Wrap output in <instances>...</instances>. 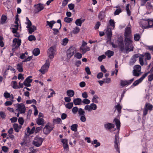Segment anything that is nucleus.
Segmentation results:
<instances>
[{"label":"nucleus","mask_w":153,"mask_h":153,"mask_svg":"<svg viewBox=\"0 0 153 153\" xmlns=\"http://www.w3.org/2000/svg\"><path fill=\"white\" fill-rule=\"evenodd\" d=\"M140 26L142 28H149L153 27V19H143L140 22Z\"/></svg>","instance_id":"f257e3e1"},{"label":"nucleus","mask_w":153,"mask_h":153,"mask_svg":"<svg viewBox=\"0 0 153 153\" xmlns=\"http://www.w3.org/2000/svg\"><path fill=\"white\" fill-rule=\"evenodd\" d=\"M131 37L125 36L124 41L126 45V48L127 51H132L133 50V47L129 48L132 42V41L131 39Z\"/></svg>","instance_id":"f03ea898"},{"label":"nucleus","mask_w":153,"mask_h":153,"mask_svg":"<svg viewBox=\"0 0 153 153\" xmlns=\"http://www.w3.org/2000/svg\"><path fill=\"white\" fill-rule=\"evenodd\" d=\"M153 105L149 103H146L143 110V117L146 115L148 110L151 111L153 109Z\"/></svg>","instance_id":"7ed1b4c3"},{"label":"nucleus","mask_w":153,"mask_h":153,"mask_svg":"<svg viewBox=\"0 0 153 153\" xmlns=\"http://www.w3.org/2000/svg\"><path fill=\"white\" fill-rule=\"evenodd\" d=\"M43 140V138L38 136H36L35 138L33 143L36 146L39 147L42 144Z\"/></svg>","instance_id":"20e7f679"},{"label":"nucleus","mask_w":153,"mask_h":153,"mask_svg":"<svg viewBox=\"0 0 153 153\" xmlns=\"http://www.w3.org/2000/svg\"><path fill=\"white\" fill-rule=\"evenodd\" d=\"M48 62L46 60L45 63L42 67L41 69L39 70V71L42 74H45L48 71L50 66V63Z\"/></svg>","instance_id":"39448f33"},{"label":"nucleus","mask_w":153,"mask_h":153,"mask_svg":"<svg viewBox=\"0 0 153 153\" xmlns=\"http://www.w3.org/2000/svg\"><path fill=\"white\" fill-rule=\"evenodd\" d=\"M76 48L74 46H71L67 51V55L68 58L70 59L74 54L76 51Z\"/></svg>","instance_id":"423d86ee"},{"label":"nucleus","mask_w":153,"mask_h":153,"mask_svg":"<svg viewBox=\"0 0 153 153\" xmlns=\"http://www.w3.org/2000/svg\"><path fill=\"white\" fill-rule=\"evenodd\" d=\"M56 51L54 46H51L50 47L48 51V53L49 55V57L50 59L53 58Z\"/></svg>","instance_id":"0eeeda50"},{"label":"nucleus","mask_w":153,"mask_h":153,"mask_svg":"<svg viewBox=\"0 0 153 153\" xmlns=\"http://www.w3.org/2000/svg\"><path fill=\"white\" fill-rule=\"evenodd\" d=\"M53 126H50L48 125H46L43 129V132L46 134H48L53 130Z\"/></svg>","instance_id":"6e6552de"},{"label":"nucleus","mask_w":153,"mask_h":153,"mask_svg":"<svg viewBox=\"0 0 153 153\" xmlns=\"http://www.w3.org/2000/svg\"><path fill=\"white\" fill-rule=\"evenodd\" d=\"M134 78H133L129 80H120V85L122 87H123L126 85H130L134 81Z\"/></svg>","instance_id":"1a4fd4ad"},{"label":"nucleus","mask_w":153,"mask_h":153,"mask_svg":"<svg viewBox=\"0 0 153 153\" xmlns=\"http://www.w3.org/2000/svg\"><path fill=\"white\" fill-rule=\"evenodd\" d=\"M118 47L121 51H123L124 49V45L123 43V38H118L117 40Z\"/></svg>","instance_id":"9d476101"},{"label":"nucleus","mask_w":153,"mask_h":153,"mask_svg":"<svg viewBox=\"0 0 153 153\" xmlns=\"http://www.w3.org/2000/svg\"><path fill=\"white\" fill-rule=\"evenodd\" d=\"M124 36L129 37H131V29L129 27H127L125 29Z\"/></svg>","instance_id":"9b49d317"},{"label":"nucleus","mask_w":153,"mask_h":153,"mask_svg":"<svg viewBox=\"0 0 153 153\" xmlns=\"http://www.w3.org/2000/svg\"><path fill=\"white\" fill-rule=\"evenodd\" d=\"M18 109L19 111H20L21 114L25 113V105L23 103L19 104L18 105Z\"/></svg>","instance_id":"f8f14e48"},{"label":"nucleus","mask_w":153,"mask_h":153,"mask_svg":"<svg viewBox=\"0 0 153 153\" xmlns=\"http://www.w3.org/2000/svg\"><path fill=\"white\" fill-rule=\"evenodd\" d=\"M13 42L15 46V48H18L21 45V40L19 39L15 38L13 40Z\"/></svg>","instance_id":"ddd939ff"},{"label":"nucleus","mask_w":153,"mask_h":153,"mask_svg":"<svg viewBox=\"0 0 153 153\" xmlns=\"http://www.w3.org/2000/svg\"><path fill=\"white\" fill-rule=\"evenodd\" d=\"M80 51H81L82 54L85 53L87 51H89L90 49L89 47H80L79 48Z\"/></svg>","instance_id":"4468645a"},{"label":"nucleus","mask_w":153,"mask_h":153,"mask_svg":"<svg viewBox=\"0 0 153 153\" xmlns=\"http://www.w3.org/2000/svg\"><path fill=\"white\" fill-rule=\"evenodd\" d=\"M61 142L63 143V146L65 149H68V140L67 139H62Z\"/></svg>","instance_id":"2eb2a0df"},{"label":"nucleus","mask_w":153,"mask_h":153,"mask_svg":"<svg viewBox=\"0 0 153 153\" xmlns=\"http://www.w3.org/2000/svg\"><path fill=\"white\" fill-rule=\"evenodd\" d=\"M114 126H115L114 124L110 123H108L104 125V127L105 128L108 130L114 128Z\"/></svg>","instance_id":"dca6fc26"},{"label":"nucleus","mask_w":153,"mask_h":153,"mask_svg":"<svg viewBox=\"0 0 153 153\" xmlns=\"http://www.w3.org/2000/svg\"><path fill=\"white\" fill-rule=\"evenodd\" d=\"M85 21V19H82V18L79 19H77L75 23L77 26H81L82 24Z\"/></svg>","instance_id":"f3484780"},{"label":"nucleus","mask_w":153,"mask_h":153,"mask_svg":"<svg viewBox=\"0 0 153 153\" xmlns=\"http://www.w3.org/2000/svg\"><path fill=\"white\" fill-rule=\"evenodd\" d=\"M36 122L39 125H41L42 126H44V120L42 118H38L36 120Z\"/></svg>","instance_id":"a211bd4d"},{"label":"nucleus","mask_w":153,"mask_h":153,"mask_svg":"<svg viewBox=\"0 0 153 153\" xmlns=\"http://www.w3.org/2000/svg\"><path fill=\"white\" fill-rule=\"evenodd\" d=\"M34 6H36V8L38 12L41 11L44 8L43 4L41 3H39L36 5H35Z\"/></svg>","instance_id":"6ab92c4d"},{"label":"nucleus","mask_w":153,"mask_h":153,"mask_svg":"<svg viewBox=\"0 0 153 153\" xmlns=\"http://www.w3.org/2000/svg\"><path fill=\"white\" fill-rule=\"evenodd\" d=\"M107 38L109 41L111 40L112 35L111 30V29H108L106 32Z\"/></svg>","instance_id":"aec40b11"},{"label":"nucleus","mask_w":153,"mask_h":153,"mask_svg":"<svg viewBox=\"0 0 153 153\" xmlns=\"http://www.w3.org/2000/svg\"><path fill=\"white\" fill-rule=\"evenodd\" d=\"M114 122H115V125L117 130L119 131L120 127V120L117 118H115L114 120Z\"/></svg>","instance_id":"412c9836"},{"label":"nucleus","mask_w":153,"mask_h":153,"mask_svg":"<svg viewBox=\"0 0 153 153\" xmlns=\"http://www.w3.org/2000/svg\"><path fill=\"white\" fill-rule=\"evenodd\" d=\"M17 69L20 72H22L23 71L22 62H20L17 64Z\"/></svg>","instance_id":"4be33fe9"},{"label":"nucleus","mask_w":153,"mask_h":153,"mask_svg":"<svg viewBox=\"0 0 153 153\" xmlns=\"http://www.w3.org/2000/svg\"><path fill=\"white\" fill-rule=\"evenodd\" d=\"M73 102L75 105H80L81 104L82 101L79 98H75L74 99Z\"/></svg>","instance_id":"5701e85b"},{"label":"nucleus","mask_w":153,"mask_h":153,"mask_svg":"<svg viewBox=\"0 0 153 153\" xmlns=\"http://www.w3.org/2000/svg\"><path fill=\"white\" fill-rule=\"evenodd\" d=\"M105 16V15L104 12L101 11L100 12L98 16L99 19L100 20L103 19Z\"/></svg>","instance_id":"b1692460"},{"label":"nucleus","mask_w":153,"mask_h":153,"mask_svg":"<svg viewBox=\"0 0 153 153\" xmlns=\"http://www.w3.org/2000/svg\"><path fill=\"white\" fill-rule=\"evenodd\" d=\"M27 28L28 29V32L30 34H32L36 29V26L34 25L32 27H30Z\"/></svg>","instance_id":"393cba45"},{"label":"nucleus","mask_w":153,"mask_h":153,"mask_svg":"<svg viewBox=\"0 0 153 153\" xmlns=\"http://www.w3.org/2000/svg\"><path fill=\"white\" fill-rule=\"evenodd\" d=\"M66 93L68 96L70 97H72L74 95V91L72 90H69L67 91Z\"/></svg>","instance_id":"a878e982"},{"label":"nucleus","mask_w":153,"mask_h":153,"mask_svg":"<svg viewBox=\"0 0 153 153\" xmlns=\"http://www.w3.org/2000/svg\"><path fill=\"white\" fill-rule=\"evenodd\" d=\"M35 130V128L34 126L30 130L29 127H28L27 128V132L30 134H33Z\"/></svg>","instance_id":"bb28decb"},{"label":"nucleus","mask_w":153,"mask_h":153,"mask_svg":"<svg viewBox=\"0 0 153 153\" xmlns=\"http://www.w3.org/2000/svg\"><path fill=\"white\" fill-rule=\"evenodd\" d=\"M105 54L108 58H110L114 55V53L112 51L108 50L106 51Z\"/></svg>","instance_id":"cd10ccee"},{"label":"nucleus","mask_w":153,"mask_h":153,"mask_svg":"<svg viewBox=\"0 0 153 153\" xmlns=\"http://www.w3.org/2000/svg\"><path fill=\"white\" fill-rule=\"evenodd\" d=\"M40 51L38 48H36L33 51V54L35 56H37L40 53Z\"/></svg>","instance_id":"c85d7f7f"},{"label":"nucleus","mask_w":153,"mask_h":153,"mask_svg":"<svg viewBox=\"0 0 153 153\" xmlns=\"http://www.w3.org/2000/svg\"><path fill=\"white\" fill-rule=\"evenodd\" d=\"M99 98V97L97 95H95L93 97L91 101L93 102L97 103L98 102L97 100Z\"/></svg>","instance_id":"c756f323"},{"label":"nucleus","mask_w":153,"mask_h":153,"mask_svg":"<svg viewBox=\"0 0 153 153\" xmlns=\"http://www.w3.org/2000/svg\"><path fill=\"white\" fill-rule=\"evenodd\" d=\"M7 19V16L4 15H2L1 17V23L2 24H5L6 23Z\"/></svg>","instance_id":"7c9ffc66"},{"label":"nucleus","mask_w":153,"mask_h":153,"mask_svg":"<svg viewBox=\"0 0 153 153\" xmlns=\"http://www.w3.org/2000/svg\"><path fill=\"white\" fill-rule=\"evenodd\" d=\"M109 23L110 25L114 29L115 27V23L113 19H110L109 21Z\"/></svg>","instance_id":"2f4dec72"},{"label":"nucleus","mask_w":153,"mask_h":153,"mask_svg":"<svg viewBox=\"0 0 153 153\" xmlns=\"http://www.w3.org/2000/svg\"><path fill=\"white\" fill-rule=\"evenodd\" d=\"M78 127V126L77 124H74L71 126V128L72 131L76 132L77 131Z\"/></svg>","instance_id":"473e14b6"},{"label":"nucleus","mask_w":153,"mask_h":153,"mask_svg":"<svg viewBox=\"0 0 153 153\" xmlns=\"http://www.w3.org/2000/svg\"><path fill=\"white\" fill-rule=\"evenodd\" d=\"M46 22L47 25H49L51 28H52L53 25L56 23L55 21L53 20L51 21L50 22L47 21Z\"/></svg>","instance_id":"72a5a7b5"},{"label":"nucleus","mask_w":153,"mask_h":153,"mask_svg":"<svg viewBox=\"0 0 153 153\" xmlns=\"http://www.w3.org/2000/svg\"><path fill=\"white\" fill-rule=\"evenodd\" d=\"M141 82L140 80H139V79L136 80L134 82L133 84L131 86V88H133L134 86L137 85Z\"/></svg>","instance_id":"f704fd0d"},{"label":"nucleus","mask_w":153,"mask_h":153,"mask_svg":"<svg viewBox=\"0 0 153 153\" xmlns=\"http://www.w3.org/2000/svg\"><path fill=\"white\" fill-rule=\"evenodd\" d=\"M73 106V103L72 102H68L65 105V107L68 109H71V108Z\"/></svg>","instance_id":"c9c22d12"},{"label":"nucleus","mask_w":153,"mask_h":153,"mask_svg":"<svg viewBox=\"0 0 153 153\" xmlns=\"http://www.w3.org/2000/svg\"><path fill=\"white\" fill-rule=\"evenodd\" d=\"M80 31L79 28L77 26L74 28L72 32L74 34H76L78 33Z\"/></svg>","instance_id":"e433bc0d"},{"label":"nucleus","mask_w":153,"mask_h":153,"mask_svg":"<svg viewBox=\"0 0 153 153\" xmlns=\"http://www.w3.org/2000/svg\"><path fill=\"white\" fill-rule=\"evenodd\" d=\"M74 56L75 57L79 59L82 57V54L79 52H77L75 53Z\"/></svg>","instance_id":"4c0bfd02"},{"label":"nucleus","mask_w":153,"mask_h":153,"mask_svg":"<svg viewBox=\"0 0 153 153\" xmlns=\"http://www.w3.org/2000/svg\"><path fill=\"white\" fill-rule=\"evenodd\" d=\"M13 126L15 131L17 132H18L19 130V127L18 125L16 123H14Z\"/></svg>","instance_id":"58836bf2"},{"label":"nucleus","mask_w":153,"mask_h":153,"mask_svg":"<svg viewBox=\"0 0 153 153\" xmlns=\"http://www.w3.org/2000/svg\"><path fill=\"white\" fill-rule=\"evenodd\" d=\"M140 38V36L139 34L137 33L134 34V39L135 41H139Z\"/></svg>","instance_id":"ea45409f"},{"label":"nucleus","mask_w":153,"mask_h":153,"mask_svg":"<svg viewBox=\"0 0 153 153\" xmlns=\"http://www.w3.org/2000/svg\"><path fill=\"white\" fill-rule=\"evenodd\" d=\"M26 103L27 104H30L33 103L34 104H36V101L34 99H33L32 100H29L26 101Z\"/></svg>","instance_id":"a19ab883"},{"label":"nucleus","mask_w":153,"mask_h":153,"mask_svg":"<svg viewBox=\"0 0 153 153\" xmlns=\"http://www.w3.org/2000/svg\"><path fill=\"white\" fill-rule=\"evenodd\" d=\"M92 144H96L94 146L95 148H97V147L100 146V143L99 142H97V140H94L93 142L92 143Z\"/></svg>","instance_id":"79ce46f5"},{"label":"nucleus","mask_w":153,"mask_h":153,"mask_svg":"<svg viewBox=\"0 0 153 153\" xmlns=\"http://www.w3.org/2000/svg\"><path fill=\"white\" fill-rule=\"evenodd\" d=\"M115 108L117 110L118 112L119 113H121V109L122 108V107L120 105V104H118L115 106Z\"/></svg>","instance_id":"37998d69"},{"label":"nucleus","mask_w":153,"mask_h":153,"mask_svg":"<svg viewBox=\"0 0 153 153\" xmlns=\"http://www.w3.org/2000/svg\"><path fill=\"white\" fill-rule=\"evenodd\" d=\"M144 57V55H141V56L139 58V61L140 64L142 66L144 65V62L143 60V58Z\"/></svg>","instance_id":"c03bdc74"},{"label":"nucleus","mask_w":153,"mask_h":153,"mask_svg":"<svg viewBox=\"0 0 153 153\" xmlns=\"http://www.w3.org/2000/svg\"><path fill=\"white\" fill-rule=\"evenodd\" d=\"M129 4H128L126 7V9L127 11V14L128 16H130L131 14V12L129 9Z\"/></svg>","instance_id":"a18cd8bd"},{"label":"nucleus","mask_w":153,"mask_h":153,"mask_svg":"<svg viewBox=\"0 0 153 153\" xmlns=\"http://www.w3.org/2000/svg\"><path fill=\"white\" fill-rule=\"evenodd\" d=\"M28 39L30 41H32L33 40L35 41L36 40L35 37L33 35H31L29 36L28 37Z\"/></svg>","instance_id":"49530a36"},{"label":"nucleus","mask_w":153,"mask_h":153,"mask_svg":"<svg viewBox=\"0 0 153 153\" xmlns=\"http://www.w3.org/2000/svg\"><path fill=\"white\" fill-rule=\"evenodd\" d=\"M64 21L67 23H70L73 21V19L66 17L64 18Z\"/></svg>","instance_id":"de8ad7c7"},{"label":"nucleus","mask_w":153,"mask_h":153,"mask_svg":"<svg viewBox=\"0 0 153 153\" xmlns=\"http://www.w3.org/2000/svg\"><path fill=\"white\" fill-rule=\"evenodd\" d=\"M78 112V114L80 116L85 115V111L82 108H79Z\"/></svg>","instance_id":"09e8293b"},{"label":"nucleus","mask_w":153,"mask_h":153,"mask_svg":"<svg viewBox=\"0 0 153 153\" xmlns=\"http://www.w3.org/2000/svg\"><path fill=\"white\" fill-rule=\"evenodd\" d=\"M12 83H13V88L14 89L19 88H20L17 85V82L15 81H12Z\"/></svg>","instance_id":"8fccbe9b"},{"label":"nucleus","mask_w":153,"mask_h":153,"mask_svg":"<svg viewBox=\"0 0 153 153\" xmlns=\"http://www.w3.org/2000/svg\"><path fill=\"white\" fill-rule=\"evenodd\" d=\"M145 59L148 60H149L151 59V55L149 53H146L145 54Z\"/></svg>","instance_id":"3c124183"},{"label":"nucleus","mask_w":153,"mask_h":153,"mask_svg":"<svg viewBox=\"0 0 153 153\" xmlns=\"http://www.w3.org/2000/svg\"><path fill=\"white\" fill-rule=\"evenodd\" d=\"M32 78V76H29L25 79L24 81H25V82L27 81V82H28L30 83H31L33 81V79H30Z\"/></svg>","instance_id":"603ef678"},{"label":"nucleus","mask_w":153,"mask_h":153,"mask_svg":"<svg viewBox=\"0 0 153 153\" xmlns=\"http://www.w3.org/2000/svg\"><path fill=\"white\" fill-rule=\"evenodd\" d=\"M78 108L77 107L75 106L72 109V112L74 114H76L78 111Z\"/></svg>","instance_id":"864d4df0"},{"label":"nucleus","mask_w":153,"mask_h":153,"mask_svg":"<svg viewBox=\"0 0 153 153\" xmlns=\"http://www.w3.org/2000/svg\"><path fill=\"white\" fill-rule=\"evenodd\" d=\"M61 121V120L60 118H57L53 120V122L54 123L59 124Z\"/></svg>","instance_id":"5fc2aeb1"},{"label":"nucleus","mask_w":153,"mask_h":153,"mask_svg":"<svg viewBox=\"0 0 153 153\" xmlns=\"http://www.w3.org/2000/svg\"><path fill=\"white\" fill-rule=\"evenodd\" d=\"M141 67L139 65H136L134 67V69L137 70L138 71H141Z\"/></svg>","instance_id":"6e6d98bb"},{"label":"nucleus","mask_w":153,"mask_h":153,"mask_svg":"<svg viewBox=\"0 0 153 153\" xmlns=\"http://www.w3.org/2000/svg\"><path fill=\"white\" fill-rule=\"evenodd\" d=\"M18 122L19 124L22 125L24 123V120L22 117H19L18 120Z\"/></svg>","instance_id":"4d7b16f0"},{"label":"nucleus","mask_w":153,"mask_h":153,"mask_svg":"<svg viewBox=\"0 0 153 153\" xmlns=\"http://www.w3.org/2000/svg\"><path fill=\"white\" fill-rule=\"evenodd\" d=\"M82 102L85 104H88L90 103V101L88 99L85 98L82 101Z\"/></svg>","instance_id":"13d9d810"},{"label":"nucleus","mask_w":153,"mask_h":153,"mask_svg":"<svg viewBox=\"0 0 153 153\" xmlns=\"http://www.w3.org/2000/svg\"><path fill=\"white\" fill-rule=\"evenodd\" d=\"M91 110H95L97 109V106L94 103H91L90 105Z\"/></svg>","instance_id":"bf43d9fd"},{"label":"nucleus","mask_w":153,"mask_h":153,"mask_svg":"<svg viewBox=\"0 0 153 153\" xmlns=\"http://www.w3.org/2000/svg\"><path fill=\"white\" fill-rule=\"evenodd\" d=\"M106 57V56L104 55H103L100 56L98 58V60L100 62L102 61L103 59H105Z\"/></svg>","instance_id":"052dcab7"},{"label":"nucleus","mask_w":153,"mask_h":153,"mask_svg":"<svg viewBox=\"0 0 153 153\" xmlns=\"http://www.w3.org/2000/svg\"><path fill=\"white\" fill-rule=\"evenodd\" d=\"M140 71H138L137 70L134 69L133 74L134 76H138L139 75V72Z\"/></svg>","instance_id":"680f3d73"},{"label":"nucleus","mask_w":153,"mask_h":153,"mask_svg":"<svg viewBox=\"0 0 153 153\" xmlns=\"http://www.w3.org/2000/svg\"><path fill=\"white\" fill-rule=\"evenodd\" d=\"M149 73H146L143 74L141 77L139 79V80H140L142 82L143 80L146 76Z\"/></svg>","instance_id":"e2e57ef3"},{"label":"nucleus","mask_w":153,"mask_h":153,"mask_svg":"<svg viewBox=\"0 0 153 153\" xmlns=\"http://www.w3.org/2000/svg\"><path fill=\"white\" fill-rule=\"evenodd\" d=\"M122 12L121 9H117L114 12V15H118Z\"/></svg>","instance_id":"0e129e2a"},{"label":"nucleus","mask_w":153,"mask_h":153,"mask_svg":"<svg viewBox=\"0 0 153 153\" xmlns=\"http://www.w3.org/2000/svg\"><path fill=\"white\" fill-rule=\"evenodd\" d=\"M0 116L2 119H5L6 117V115L5 113L2 111L0 112Z\"/></svg>","instance_id":"69168bd1"},{"label":"nucleus","mask_w":153,"mask_h":153,"mask_svg":"<svg viewBox=\"0 0 153 153\" xmlns=\"http://www.w3.org/2000/svg\"><path fill=\"white\" fill-rule=\"evenodd\" d=\"M68 42V39L67 38H65L63 40L62 45H66Z\"/></svg>","instance_id":"338daca9"},{"label":"nucleus","mask_w":153,"mask_h":153,"mask_svg":"<svg viewBox=\"0 0 153 153\" xmlns=\"http://www.w3.org/2000/svg\"><path fill=\"white\" fill-rule=\"evenodd\" d=\"M2 150L4 152L6 153L8 152V148L6 146H3L2 147Z\"/></svg>","instance_id":"774afa93"}]
</instances>
